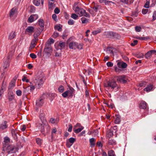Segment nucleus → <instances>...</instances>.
<instances>
[{
    "instance_id": "1",
    "label": "nucleus",
    "mask_w": 156,
    "mask_h": 156,
    "mask_svg": "<svg viewBox=\"0 0 156 156\" xmlns=\"http://www.w3.org/2000/svg\"><path fill=\"white\" fill-rule=\"evenodd\" d=\"M73 9L80 16H84L87 17H90L89 14L86 12L85 10L83 8H79L78 6H73Z\"/></svg>"
},
{
    "instance_id": "2",
    "label": "nucleus",
    "mask_w": 156,
    "mask_h": 156,
    "mask_svg": "<svg viewBox=\"0 0 156 156\" xmlns=\"http://www.w3.org/2000/svg\"><path fill=\"white\" fill-rule=\"evenodd\" d=\"M34 82L35 86L36 88L39 89L42 87L44 83V81L43 78L39 77L36 78Z\"/></svg>"
},
{
    "instance_id": "3",
    "label": "nucleus",
    "mask_w": 156,
    "mask_h": 156,
    "mask_svg": "<svg viewBox=\"0 0 156 156\" xmlns=\"http://www.w3.org/2000/svg\"><path fill=\"white\" fill-rule=\"evenodd\" d=\"M104 34L107 37L110 38H118L119 36L118 34L111 31L105 32Z\"/></svg>"
},
{
    "instance_id": "4",
    "label": "nucleus",
    "mask_w": 156,
    "mask_h": 156,
    "mask_svg": "<svg viewBox=\"0 0 156 156\" xmlns=\"http://www.w3.org/2000/svg\"><path fill=\"white\" fill-rule=\"evenodd\" d=\"M105 87H110L113 89L116 87H118L116 81L114 80H112L108 81L107 84L105 85Z\"/></svg>"
},
{
    "instance_id": "5",
    "label": "nucleus",
    "mask_w": 156,
    "mask_h": 156,
    "mask_svg": "<svg viewBox=\"0 0 156 156\" xmlns=\"http://www.w3.org/2000/svg\"><path fill=\"white\" fill-rule=\"evenodd\" d=\"M115 78L116 79L118 82H119L123 83H126L128 80L127 77L124 75L116 76Z\"/></svg>"
},
{
    "instance_id": "6",
    "label": "nucleus",
    "mask_w": 156,
    "mask_h": 156,
    "mask_svg": "<svg viewBox=\"0 0 156 156\" xmlns=\"http://www.w3.org/2000/svg\"><path fill=\"white\" fill-rule=\"evenodd\" d=\"M43 30L42 28H38L34 30V33L33 35L34 41H38V37L40 34L41 32Z\"/></svg>"
},
{
    "instance_id": "7",
    "label": "nucleus",
    "mask_w": 156,
    "mask_h": 156,
    "mask_svg": "<svg viewBox=\"0 0 156 156\" xmlns=\"http://www.w3.org/2000/svg\"><path fill=\"white\" fill-rule=\"evenodd\" d=\"M10 56L8 55L7 57L4 58L3 61V67L4 69H6L9 66V59Z\"/></svg>"
},
{
    "instance_id": "8",
    "label": "nucleus",
    "mask_w": 156,
    "mask_h": 156,
    "mask_svg": "<svg viewBox=\"0 0 156 156\" xmlns=\"http://www.w3.org/2000/svg\"><path fill=\"white\" fill-rule=\"evenodd\" d=\"M44 104V101L43 98H40L36 100V110L38 109V107L41 106Z\"/></svg>"
},
{
    "instance_id": "9",
    "label": "nucleus",
    "mask_w": 156,
    "mask_h": 156,
    "mask_svg": "<svg viewBox=\"0 0 156 156\" xmlns=\"http://www.w3.org/2000/svg\"><path fill=\"white\" fill-rule=\"evenodd\" d=\"M52 48L50 46H46L44 49V52L45 54L48 56L51 55L50 53L51 52Z\"/></svg>"
},
{
    "instance_id": "10",
    "label": "nucleus",
    "mask_w": 156,
    "mask_h": 156,
    "mask_svg": "<svg viewBox=\"0 0 156 156\" xmlns=\"http://www.w3.org/2000/svg\"><path fill=\"white\" fill-rule=\"evenodd\" d=\"M117 65L118 68H125L127 66V64L122 61H118Z\"/></svg>"
},
{
    "instance_id": "11",
    "label": "nucleus",
    "mask_w": 156,
    "mask_h": 156,
    "mask_svg": "<svg viewBox=\"0 0 156 156\" xmlns=\"http://www.w3.org/2000/svg\"><path fill=\"white\" fill-rule=\"evenodd\" d=\"M46 123H39L38 125H37V126L38 127V128L41 131L42 133H43L44 131V126L46 124Z\"/></svg>"
},
{
    "instance_id": "12",
    "label": "nucleus",
    "mask_w": 156,
    "mask_h": 156,
    "mask_svg": "<svg viewBox=\"0 0 156 156\" xmlns=\"http://www.w3.org/2000/svg\"><path fill=\"white\" fill-rule=\"evenodd\" d=\"M7 149L8 150L7 153L9 154L13 153L15 152V148L13 146H9L8 147Z\"/></svg>"
},
{
    "instance_id": "13",
    "label": "nucleus",
    "mask_w": 156,
    "mask_h": 156,
    "mask_svg": "<svg viewBox=\"0 0 156 156\" xmlns=\"http://www.w3.org/2000/svg\"><path fill=\"white\" fill-rule=\"evenodd\" d=\"M34 29L33 27L32 26H28L26 29L25 32L32 34L34 32Z\"/></svg>"
},
{
    "instance_id": "14",
    "label": "nucleus",
    "mask_w": 156,
    "mask_h": 156,
    "mask_svg": "<svg viewBox=\"0 0 156 156\" xmlns=\"http://www.w3.org/2000/svg\"><path fill=\"white\" fill-rule=\"evenodd\" d=\"M75 141V139L73 137H71L69 139L68 141L66 142L67 145L70 147Z\"/></svg>"
},
{
    "instance_id": "15",
    "label": "nucleus",
    "mask_w": 156,
    "mask_h": 156,
    "mask_svg": "<svg viewBox=\"0 0 156 156\" xmlns=\"http://www.w3.org/2000/svg\"><path fill=\"white\" fill-rule=\"evenodd\" d=\"M17 9L16 8H13L10 11L9 16L10 17H13L14 16H15L16 14Z\"/></svg>"
},
{
    "instance_id": "16",
    "label": "nucleus",
    "mask_w": 156,
    "mask_h": 156,
    "mask_svg": "<svg viewBox=\"0 0 156 156\" xmlns=\"http://www.w3.org/2000/svg\"><path fill=\"white\" fill-rule=\"evenodd\" d=\"M113 49L114 48L112 47H108L106 49V51L108 54H110L111 56H113Z\"/></svg>"
},
{
    "instance_id": "17",
    "label": "nucleus",
    "mask_w": 156,
    "mask_h": 156,
    "mask_svg": "<svg viewBox=\"0 0 156 156\" xmlns=\"http://www.w3.org/2000/svg\"><path fill=\"white\" fill-rule=\"evenodd\" d=\"M156 52V51L155 50L148 51L145 54V57L146 58H148L151 57L152 54Z\"/></svg>"
},
{
    "instance_id": "18",
    "label": "nucleus",
    "mask_w": 156,
    "mask_h": 156,
    "mask_svg": "<svg viewBox=\"0 0 156 156\" xmlns=\"http://www.w3.org/2000/svg\"><path fill=\"white\" fill-rule=\"evenodd\" d=\"M16 32L14 31H12L10 32L8 35V38L9 40H12L16 36Z\"/></svg>"
},
{
    "instance_id": "19",
    "label": "nucleus",
    "mask_w": 156,
    "mask_h": 156,
    "mask_svg": "<svg viewBox=\"0 0 156 156\" xmlns=\"http://www.w3.org/2000/svg\"><path fill=\"white\" fill-rule=\"evenodd\" d=\"M68 93V95L72 96L73 94L74 91V89L72 87H70L69 88V89L66 90Z\"/></svg>"
},
{
    "instance_id": "20",
    "label": "nucleus",
    "mask_w": 156,
    "mask_h": 156,
    "mask_svg": "<svg viewBox=\"0 0 156 156\" xmlns=\"http://www.w3.org/2000/svg\"><path fill=\"white\" fill-rule=\"evenodd\" d=\"M147 104L144 101H142L140 104V107L141 108L145 109L147 108Z\"/></svg>"
},
{
    "instance_id": "21",
    "label": "nucleus",
    "mask_w": 156,
    "mask_h": 156,
    "mask_svg": "<svg viewBox=\"0 0 156 156\" xmlns=\"http://www.w3.org/2000/svg\"><path fill=\"white\" fill-rule=\"evenodd\" d=\"M7 122L6 121H4L0 125V128L2 129H4L7 127Z\"/></svg>"
},
{
    "instance_id": "22",
    "label": "nucleus",
    "mask_w": 156,
    "mask_h": 156,
    "mask_svg": "<svg viewBox=\"0 0 156 156\" xmlns=\"http://www.w3.org/2000/svg\"><path fill=\"white\" fill-rule=\"evenodd\" d=\"M17 78H14V80L12 81L11 83H10L9 85V89L11 88H12L14 87L15 86V81L16 80Z\"/></svg>"
},
{
    "instance_id": "23",
    "label": "nucleus",
    "mask_w": 156,
    "mask_h": 156,
    "mask_svg": "<svg viewBox=\"0 0 156 156\" xmlns=\"http://www.w3.org/2000/svg\"><path fill=\"white\" fill-rule=\"evenodd\" d=\"M14 95L12 92H9L8 93V99L9 101H12L14 98Z\"/></svg>"
},
{
    "instance_id": "24",
    "label": "nucleus",
    "mask_w": 156,
    "mask_h": 156,
    "mask_svg": "<svg viewBox=\"0 0 156 156\" xmlns=\"http://www.w3.org/2000/svg\"><path fill=\"white\" fill-rule=\"evenodd\" d=\"M152 88L153 87L152 85L149 84L147 86L146 88L144 89V91H146L147 92H148L151 91Z\"/></svg>"
},
{
    "instance_id": "25",
    "label": "nucleus",
    "mask_w": 156,
    "mask_h": 156,
    "mask_svg": "<svg viewBox=\"0 0 156 156\" xmlns=\"http://www.w3.org/2000/svg\"><path fill=\"white\" fill-rule=\"evenodd\" d=\"M120 117L119 115H116V118L115 120V124H119L120 122Z\"/></svg>"
},
{
    "instance_id": "26",
    "label": "nucleus",
    "mask_w": 156,
    "mask_h": 156,
    "mask_svg": "<svg viewBox=\"0 0 156 156\" xmlns=\"http://www.w3.org/2000/svg\"><path fill=\"white\" fill-rule=\"evenodd\" d=\"M38 24L41 27L40 28H42L44 29V22L42 19H40L38 21Z\"/></svg>"
},
{
    "instance_id": "27",
    "label": "nucleus",
    "mask_w": 156,
    "mask_h": 156,
    "mask_svg": "<svg viewBox=\"0 0 156 156\" xmlns=\"http://www.w3.org/2000/svg\"><path fill=\"white\" fill-rule=\"evenodd\" d=\"M95 139L92 138L90 139L89 141L91 147H94L95 145Z\"/></svg>"
},
{
    "instance_id": "28",
    "label": "nucleus",
    "mask_w": 156,
    "mask_h": 156,
    "mask_svg": "<svg viewBox=\"0 0 156 156\" xmlns=\"http://www.w3.org/2000/svg\"><path fill=\"white\" fill-rule=\"evenodd\" d=\"M40 119L41 121V123H46L47 122L46 120L44 117V115L43 114H41L40 117Z\"/></svg>"
},
{
    "instance_id": "29",
    "label": "nucleus",
    "mask_w": 156,
    "mask_h": 156,
    "mask_svg": "<svg viewBox=\"0 0 156 156\" xmlns=\"http://www.w3.org/2000/svg\"><path fill=\"white\" fill-rule=\"evenodd\" d=\"M37 41H34V39L32 40L30 47V48L31 49L33 48L36 45V42Z\"/></svg>"
},
{
    "instance_id": "30",
    "label": "nucleus",
    "mask_w": 156,
    "mask_h": 156,
    "mask_svg": "<svg viewBox=\"0 0 156 156\" xmlns=\"http://www.w3.org/2000/svg\"><path fill=\"white\" fill-rule=\"evenodd\" d=\"M12 134L14 139L15 140L17 139V136L16 133V131L14 129H12L11 131Z\"/></svg>"
},
{
    "instance_id": "31",
    "label": "nucleus",
    "mask_w": 156,
    "mask_h": 156,
    "mask_svg": "<svg viewBox=\"0 0 156 156\" xmlns=\"http://www.w3.org/2000/svg\"><path fill=\"white\" fill-rule=\"evenodd\" d=\"M113 135V131L111 130H108L107 133V136L108 137H112Z\"/></svg>"
},
{
    "instance_id": "32",
    "label": "nucleus",
    "mask_w": 156,
    "mask_h": 156,
    "mask_svg": "<svg viewBox=\"0 0 156 156\" xmlns=\"http://www.w3.org/2000/svg\"><path fill=\"white\" fill-rule=\"evenodd\" d=\"M59 120L57 119H54L52 118H51L50 119L49 122L52 124L57 123Z\"/></svg>"
},
{
    "instance_id": "33",
    "label": "nucleus",
    "mask_w": 156,
    "mask_h": 156,
    "mask_svg": "<svg viewBox=\"0 0 156 156\" xmlns=\"http://www.w3.org/2000/svg\"><path fill=\"white\" fill-rule=\"evenodd\" d=\"M108 144L110 145H114L116 144L115 141L113 139L109 140L108 141Z\"/></svg>"
},
{
    "instance_id": "34",
    "label": "nucleus",
    "mask_w": 156,
    "mask_h": 156,
    "mask_svg": "<svg viewBox=\"0 0 156 156\" xmlns=\"http://www.w3.org/2000/svg\"><path fill=\"white\" fill-rule=\"evenodd\" d=\"M66 43L65 42H60L59 43V46L60 47L59 49L60 50L63 49L65 46Z\"/></svg>"
},
{
    "instance_id": "35",
    "label": "nucleus",
    "mask_w": 156,
    "mask_h": 156,
    "mask_svg": "<svg viewBox=\"0 0 156 156\" xmlns=\"http://www.w3.org/2000/svg\"><path fill=\"white\" fill-rule=\"evenodd\" d=\"M135 38L138 39H139L141 40H146L149 39V37H140L139 36H136L135 37Z\"/></svg>"
},
{
    "instance_id": "36",
    "label": "nucleus",
    "mask_w": 156,
    "mask_h": 156,
    "mask_svg": "<svg viewBox=\"0 0 156 156\" xmlns=\"http://www.w3.org/2000/svg\"><path fill=\"white\" fill-rule=\"evenodd\" d=\"M83 129V127L82 126H81L80 128H79L76 129H74V132L76 133H78L81 132Z\"/></svg>"
},
{
    "instance_id": "37",
    "label": "nucleus",
    "mask_w": 156,
    "mask_h": 156,
    "mask_svg": "<svg viewBox=\"0 0 156 156\" xmlns=\"http://www.w3.org/2000/svg\"><path fill=\"white\" fill-rule=\"evenodd\" d=\"M92 8L95 12H97L98 10L101 9V6L100 5H97L93 7Z\"/></svg>"
},
{
    "instance_id": "38",
    "label": "nucleus",
    "mask_w": 156,
    "mask_h": 156,
    "mask_svg": "<svg viewBox=\"0 0 156 156\" xmlns=\"http://www.w3.org/2000/svg\"><path fill=\"white\" fill-rule=\"evenodd\" d=\"M108 156H116L114 151L112 150H110L108 152Z\"/></svg>"
},
{
    "instance_id": "39",
    "label": "nucleus",
    "mask_w": 156,
    "mask_h": 156,
    "mask_svg": "<svg viewBox=\"0 0 156 156\" xmlns=\"http://www.w3.org/2000/svg\"><path fill=\"white\" fill-rule=\"evenodd\" d=\"M75 47L78 49H81L83 48V45L81 44H79L76 42Z\"/></svg>"
},
{
    "instance_id": "40",
    "label": "nucleus",
    "mask_w": 156,
    "mask_h": 156,
    "mask_svg": "<svg viewBox=\"0 0 156 156\" xmlns=\"http://www.w3.org/2000/svg\"><path fill=\"white\" fill-rule=\"evenodd\" d=\"M81 20L82 23H86L88 22V20L84 17H82Z\"/></svg>"
},
{
    "instance_id": "41",
    "label": "nucleus",
    "mask_w": 156,
    "mask_h": 156,
    "mask_svg": "<svg viewBox=\"0 0 156 156\" xmlns=\"http://www.w3.org/2000/svg\"><path fill=\"white\" fill-rule=\"evenodd\" d=\"M40 0H34L33 1L34 4L37 6H38L40 5Z\"/></svg>"
},
{
    "instance_id": "42",
    "label": "nucleus",
    "mask_w": 156,
    "mask_h": 156,
    "mask_svg": "<svg viewBox=\"0 0 156 156\" xmlns=\"http://www.w3.org/2000/svg\"><path fill=\"white\" fill-rule=\"evenodd\" d=\"M36 142L37 144L40 145L42 144V140L39 138H37L36 139Z\"/></svg>"
},
{
    "instance_id": "43",
    "label": "nucleus",
    "mask_w": 156,
    "mask_h": 156,
    "mask_svg": "<svg viewBox=\"0 0 156 156\" xmlns=\"http://www.w3.org/2000/svg\"><path fill=\"white\" fill-rule=\"evenodd\" d=\"M76 42H71L69 44V47L71 49H73V47H75Z\"/></svg>"
},
{
    "instance_id": "44",
    "label": "nucleus",
    "mask_w": 156,
    "mask_h": 156,
    "mask_svg": "<svg viewBox=\"0 0 156 156\" xmlns=\"http://www.w3.org/2000/svg\"><path fill=\"white\" fill-rule=\"evenodd\" d=\"M112 4H115V3L112 1L105 0V5H111Z\"/></svg>"
},
{
    "instance_id": "45",
    "label": "nucleus",
    "mask_w": 156,
    "mask_h": 156,
    "mask_svg": "<svg viewBox=\"0 0 156 156\" xmlns=\"http://www.w3.org/2000/svg\"><path fill=\"white\" fill-rule=\"evenodd\" d=\"M29 89V87H26L24 88V90L23 91V95L24 96L26 95V94L27 92L28 91V90Z\"/></svg>"
},
{
    "instance_id": "46",
    "label": "nucleus",
    "mask_w": 156,
    "mask_h": 156,
    "mask_svg": "<svg viewBox=\"0 0 156 156\" xmlns=\"http://www.w3.org/2000/svg\"><path fill=\"white\" fill-rule=\"evenodd\" d=\"M57 132V130L56 128H54L52 129L51 132V138H52L53 137L54 135L53 133H55Z\"/></svg>"
},
{
    "instance_id": "47",
    "label": "nucleus",
    "mask_w": 156,
    "mask_h": 156,
    "mask_svg": "<svg viewBox=\"0 0 156 156\" xmlns=\"http://www.w3.org/2000/svg\"><path fill=\"white\" fill-rule=\"evenodd\" d=\"M55 29L59 31H61L62 30V27H60L59 25H56L55 27Z\"/></svg>"
},
{
    "instance_id": "48",
    "label": "nucleus",
    "mask_w": 156,
    "mask_h": 156,
    "mask_svg": "<svg viewBox=\"0 0 156 156\" xmlns=\"http://www.w3.org/2000/svg\"><path fill=\"white\" fill-rule=\"evenodd\" d=\"M71 17L73 19L76 20L77 19L78 16L75 13H73L71 15Z\"/></svg>"
},
{
    "instance_id": "49",
    "label": "nucleus",
    "mask_w": 156,
    "mask_h": 156,
    "mask_svg": "<svg viewBox=\"0 0 156 156\" xmlns=\"http://www.w3.org/2000/svg\"><path fill=\"white\" fill-rule=\"evenodd\" d=\"M64 87L62 86H60L58 88V90L60 92H62L64 90Z\"/></svg>"
},
{
    "instance_id": "50",
    "label": "nucleus",
    "mask_w": 156,
    "mask_h": 156,
    "mask_svg": "<svg viewBox=\"0 0 156 156\" xmlns=\"http://www.w3.org/2000/svg\"><path fill=\"white\" fill-rule=\"evenodd\" d=\"M26 128V126L25 125H23L20 126V129L23 132L24 131Z\"/></svg>"
},
{
    "instance_id": "51",
    "label": "nucleus",
    "mask_w": 156,
    "mask_h": 156,
    "mask_svg": "<svg viewBox=\"0 0 156 156\" xmlns=\"http://www.w3.org/2000/svg\"><path fill=\"white\" fill-rule=\"evenodd\" d=\"M28 21L30 23H32L35 20L34 19V18L32 15H31L28 18Z\"/></svg>"
},
{
    "instance_id": "52",
    "label": "nucleus",
    "mask_w": 156,
    "mask_h": 156,
    "mask_svg": "<svg viewBox=\"0 0 156 156\" xmlns=\"http://www.w3.org/2000/svg\"><path fill=\"white\" fill-rule=\"evenodd\" d=\"M141 28L140 26H136L135 27V30L137 32H139L141 31Z\"/></svg>"
},
{
    "instance_id": "53",
    "label": "nucleus",
    "mask_w": 156,
    "mask_h": 156,
    "mask_svg": "<svg viewBox=\"0 0 156 156\" xmlns=\"http://www.w3.org/2000/svg\"><path fill=\"white\" fill-rule=\"evenodd\" d=\"M68 23L69 25H72L74 23V21L72 19H69L68 21Z\"/></svg>"
},
{
    "instance_id": "54",
    "label": "nucleus",
    "mask_w": 156,
    "mask_h": 156,
    "mask_svg": "<svg viewBox=\"0 0 156 156\" xmlns=\"http://www.w3.org/2000/svg\"><path fill=\"white\" fill-rule=\"evenodd\" d=\"M16 95L18 96H21L22 95V91L20 90H17L16 91Z\"/></svg>"
},
{
    "instance_id": "55",
    "label": "nucleus",
    "mask_w": 156,
    "mask_h": 156,
    "mask_svg": "<svg viewBox=\"0 0 156 156\" xmlns=\"http://www.w3.org/2000/svg\"><path fill=\"white\" fill-rule=\"evenodd\" d=\"M30 56L33 59H35L37 58V56L34 53H31L30 55Z\"/></svg>"
},
{
    "instance_id": "56",
    "label": "nucleus",
    "mask_w": 156,
    "mask_h": 156,
    "mask_svg": "<svg viewBox=\"0 0 156 156\" xmlns=\"http://www.w3.org/2000/svg\"><path fill=\"white\" fill-rule=\"evenodd\" d=\"M138 41L137 40H134L133 41V42L131 43V45L132 46H134L137 43Z\"/></svg>"
},
{
    "instance_id": "57",
    "label": "nucleus",
    "mask_w": 156,
    "mask_h": 156,
    "mask_svg": "<svg viewBox=\"0 0 156 156\" xmlns=\"http://www.w3.org/2000/svg\"><path fill=\"white\" fill-rule=\"evenodd\" d=\"M149 1H147L144 5V7L146 8H148L149 7Z\"/></svg>"
},
{
    "instance_id": "58",
    "label": "nucleus",
    "mask_w": 156,
    "mask_h": 156,
    "mask_svg": "<svg viewBox=\"0 0 156 156\" xmlns=\"http://www.w3.org/2000/svg\"><path fill=\"white\" fill-rule=\"evenodd\" d=\"M106 65L108 67H111L113 66V63L111 62H108L107 63Z\"/></svg>"
},
{
    "instance_id": "59",
    "label": "nucleus",
    "mask_w": 156,
    "mask_h": 156,
    "mask_svg": "<svg viewBox=\"0 0 156 156\" xmlns=\"http://www.w3.org/2000/svg\"><path fill=\"white\" fill-rule=\"evenodd\" d=\"M156 19V11H154L153 15V21H154Z\"/></svg>"
},
{
    "instance_id": "60",
    "label": "nucleus",
    "mask_w": 156,
    "mask_h": 156,
    "mask_svg": "<svg viewBox=\"0 0 156 156\" xmlns=\"http://www.w3.org/2000/svg\"><path fill=\"white\" fill-rule=\"evenodd\" d=\"M72 126L71 124H70L69 125V128L68 129V131L69 132H71L72 131Z\"/></svg>"
},
{
    "instance_id": "61",
    "label": "nucleus",
    "mask_w": 156,
    "mask_h": 156,
    "mask_svg": "<svg viewBox=\"0 0 156 156\" xmlns=\"http://www.w3.org/2000/svg\"><path fill=\"white\" fill-rule=\"evenodd\" d=\"M148 11V9H143L142 10V13L143 14H146Z\"/></svg>"
},
{
    "instance_id": "62",
    "label": "nucleus",
    "mask_w": 156,
    "mask_h": 156,
    "mask_svg": "<svg viewBox=\"0 0 156 156\" xmlns=\"http://www.w3.org/2000/svg\"><path fill=\"white\" fill-rule=\"evenodd\" d=\"M68 95L67 91H66L62 94V96L64 98H66Z\"/></svg>"
},
{
    "instance_id": "63",
    "label": "nucleus",
    "mask_w": 156,
    "mask_h": 156,
    "mask_svg": "<svg viewBox=\"0 0 156 156\" xmlns=\"http://www.w3.org/2000/svg\"><path fill=\"white\" fill-rule=\"evenodd\" d=\"M54 12L55 14H58L60 12V10L58 8H56L54 10Z\"/></svg>"
},
{
    "instance_id": "64",
    "label": "nucleus",
    "mask_w": 156,
    "mask_h": 156,
    "mask_svg": "<svg viewBox=\"0 0 156 156\" xmlns=\"http://www.w3.org/2000/svg\"><path fill=\"white\" fill-rule=\"evenodd\" d=\"M97 144L98 146L99 147H102L103 146V144L102 143H101V142L99 141L97 143Z\"/></svg>"
}]
</instances>
